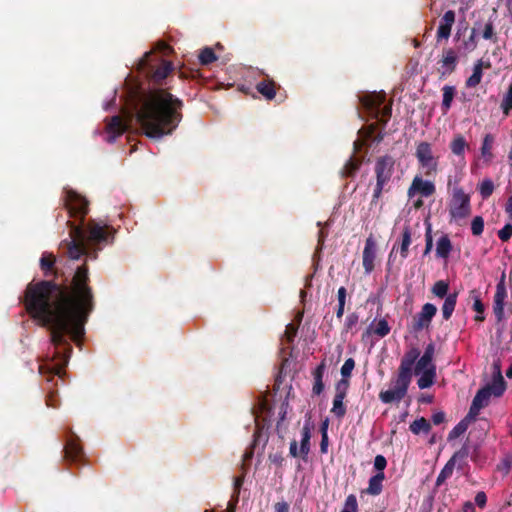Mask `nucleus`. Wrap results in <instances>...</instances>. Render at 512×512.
<instances>
[{
    "label": "nucleus",
    "instance_id": "obj_1",
    "mask_svg": "<svg viewBox=\"0 0 512 512\" xmlns=\"http://www.w3.org/2000/svg\"><path fill=\"white\" fill-rule=\"evenodd\" d=\"M86 263L79 266L70 285L56 283L53 279L31 282L27 285L23 303L28 314L50 329L54 346L53 357L39 366V373L62 377L72 353L69 338L77 342L84 335V326L94 309V294L89 285Z\"/></svg>",
    "mask_w": 512,
    "mask_h": 512
},
{
    "label": "nucleus",
    "instance_id": "obj_2",
    "mask_svg": "<svg viewBox=\"0 0 512 512\" xmlns=\"http://www.w3.org/2000/svg\"><path fill=\"white\" fill-rule=\"evenodd\" d=\"M63 204L70 217L78 218V225L68 221L70 226L69 240H64L62 245L67 248L69 258L78 260L86 255L90 259H96L99 251L104 246L113 243L115 229L102 221L90 219L85 223V217L89 212L88 200L73 189H64Z\"/></svg>",
    "mask_w": 512,
    "mask_h": 512
},
{
    "label": "nucleus",
    "instance_id": "obj_3",
    "mask_svg": "<svg viewBox=\"0 0 512 512\" xmlns=\"http://www.w3.org/2000/svg\"><path fill=\"white\" fill-rule=\"evenodd\" d=\"M183 106V101L166 89H151L143 95L136 119L147 137L161 139L179 126Z\"/></svg>",
    "mask_w": 512,
    "mask_h": 512
},
{
    "label": "nucleus",
    "instance_id": "obj_4",
    "mask_svg": "<svg viewBox=\"0 0 512 512\" xmlns=\"http://www.w3.org/2000/svg\"><path fill=\"white\" fill-rule=\"evenodd\" d=\"M492 381L478 390L474 396L467 418L476 419L480 410L489 404L491 396L500 397L506 389V382L502 376L500 360L492 364Z\"/></svg>",
    "mask_w": 512,
    "mask_h": 512
},
{
    "label": "nucleus",
    "instance_id": "obj_5",
    "mask_svg": "<svg viewBox=\"0 0 512 512\" xmlns=\"http://www.w3.org/2000/svg\"><path fill=\"white\" fill-rule=\"evenodd\" d=\"M395 159L391 155L377 157L374 165L376 183L370 201V207L377 206L384 193L391 190L392 176L395 172Z\"/></svg>",
    "mask_w": 512,
    "mask_h": 512
},
{
    "label": "nucleus",
    "instance_id": "obj_6",
    "mask_svg": "<svg viewBox=\"0 0 512 512\" xmlns=\"http://www.w3.org/2000/svg\"><path fill=\"white\" fill-rule=\"evenodd\" d=\"M412 375V373L398 368L397 376L391 380L393 387L379 393V399L381 402L384 404L400 402L407 394L409 385L412 381Z\"/></svg>",
    "mask_w": 512,
    "mask_h": 512
},
{
    "label": "nucleus",
    "instance_id": "obj_7",
    "mask_svg": "<svg viewBox=\"0 0 512 512\" xmlns=\"http://www.w3.org/2000/svg\"><path fill=\"white\" fill-rule=\"evenodd\" d=\"M362 105L376 116L381 115L380 122L385 126L392 114V106L384 105L386 95L384 93H369L360 98Z\"/></svg>",
    "mask_w": 512,
    "mask_h": 512
},
{
    "label": "nucleus",
    "instance_id": "obj_8",
    "mask_svg": "<svg viewBox=\"0 0 512 512\" xmlns=\"http://www.w3.org/2000/svg\"><path fill=\"white\" fill-rule=\"evenodd\" d=\"M470 195L461 187H455L450 202L449 215L451 220L465 219L471 214Z\"/></svg>",
    "mask_w": 512,
    "mask_h": 512
},
{
    "label": "nucleus",
    "instance_id": "obj_9",
    "mask_svg": "<svg viewBox=\"0 0 512 512\" xmlns=\"http://www.w3.org/2000/svg\"><path fill=\"white\" fill-rule=\"evenodd\" d=\"M151 55V52H146L140 60V66L155 84H160L173 71V67L165 60H161V65L158 67L152 66L149 63Z\"/></svg>",
    "mask_w": 512,
    "mask_h": 512
},
{
    "label": "nucleus",
    "instance_id": "obj_10",
    "mask_svg": "<svg viewBox=\"0 0 512 512\" xmlns=\"http://www.w3.org/2000/svg\"><path fill=\"white\" fill-rule=\"evenodd\" d=\"M416 158L418 159L419 164L426 168V175H430L432 172L437 171V159L434 157L432 152V146L428 142H420L416 147Z\"/></svg>",
    "mask_w": 512,
    "mask_h": 512
},
{
    "label": "nucleus",
    "instance_id": "obj_11",
    "mask_svg": "<svg viewBox=\"0 0 512 512\" xmlns=\"http://www.w3.org/2000/svg\"><path fill=\"white\" fill-rule=\"evenodd\" d=\"M468 455L469 448L467 445H463L458 451H456L438 474L436 486H441L452 475L456 462L465 460Z\"/></svg>",
    "mask_w": 512,
    "mask_h": 512
},
{
    "label": "nucleus",
    "instance_id": "obj_12",
    "mask_svg": "<svg viewBox=\"0 0 512 512\" xmlns=\"http://www.w3.org/2000/svg\"><path fill=\"white\" fill-rule=\"evenodd\" d=\"M506 297L507 290L505 286V272H503L499 282L496 285V291L493 299V312L497 322H502L505 318L504 305Z\"/></svg>",
    "mask_w": 512,
    "mask_h": 512
},
{
    "label": "nucleus",
    "instance_id": "obj_13",
    "mask_svg": "<svg viewBox=\"0 0 512 512\" xmlns=\"http://www.w3.org/2000/svg\"><path fill=\"white\" fill-rule=\"evenodd\" d=\"M348 387L349 380L346 379L339 380L335 386L336 393L333 399L331 412L339 419L343 418L346 414V407L343 400L346 397Z\"/></svg>",
    "mask_w": 512,
    "mask_h": 512
},
{
    "label": "nucleus",
    "instance_id": "obj_14",
    "mask_svg": "<svg viewBox=\"0 0 512 512\" xmlns=\"http://www.w3.org/2000/svg\"><path fill=\"white\" fill-rule=\"evenodd\" d=\"M301 441L300 448L298 449L297 441L292 440L289 447V454L291 457L297 458L300 457L303 460H307L308 454L310 452V438L311 432L310 428L305 425L301 431Z\"/></svg>",
    "mask_w": 512,
    "mask_h": 512
},
{
    "label": "nucleus",
    "instance_id": "obj_15",
    "mask_svg": "<svg viewBox=\"0 0 512 512\" xmlns=\"http://www.w3.org/2000/svg\"><path fill=\"white\" fill-rule=\"evenodd\" d=\"M437 313V308L432 303H426L422 306L421 311L414 317L413 330L421 331L430 326L433 317Z\"/></svg>",
    "mask_w": 512,
    "mask_h": 512
},
{
    "label": "nucleus",
    "instance_id": "obj_16",
    "mask_svg": "<svg viewBox=\"0 0 512 512\" xmlns=\"http://www.w3.org/2000/svg\"><path fill=\"white\" fill-rule=\"evenodd\" d=\"M439 63L441 64L439 68L441 77L452 74L458 65V55L455 49L451 47L443 49Z\"/></svg>",
    "mask_w": 512,
    "mask_h": 512
},
{
    "label": "nucleus",
    "instance_id": "obj_17",
    "mask_svg": "<svg viewBox=\"0 0 512 512\" xmlns=\"http://www.w3.org/2000/svg\"><path fill=\"white\" fill-rule=\"evenodd\" d=\"M456 14L453 10L446 11L440 19L439 26L436 32V40L440 42L442 40H448L452 27L455 23Z\"/></svg>",
    "mask_w": 512,
    "mask_h": 512
},
{
    "label": "nucleus",
    "instance_id": "obj_18",
    "mask_svg": "<svg viewBox=\"0 0 512 512\" xmlns=\"http://www.w3.org/2000/svg\"><path fill=\"white\" fill-rule=\"evenodd\" d=\"M377 245L372 235L366 241L363 250V267L366 274H370L375 268Z\"/></svg>",
    "mask_w": 512,
    "mask_h": 512
},
{
    "label": "nucleus",
    "instance_id": "obj_19",
    "mask_svg": "<svg viewBox=\"0 0 512 512\" xmlns=\"http://www.w3.org/2000/svg\"><path fill=\"white\" fill-rule=\"evenodd\" d=\"M435 185L431 181H425L421 177H414L411 186L408 189V197L412 198L416 193L423 197H430L435 193Z\"/></svg>",
    "mask_w": 512,
    "mask_h": 512
},
{
    "label": "nucleus",
    "instance_id": "obj_20",
    "mask_svg": "<svg viewBox=\"0 0 512 512\" xmlns=\"http://www.w3.org/2000/svg\"><path fill=\"white\" fill-rule=\"evenodd\" d=\"M126 128H127V126L124 123L121 116L116 115V116L111 117L106 124L105 129H106L107 136H106L105 140L108 143L115 142L117 137H119L120 135H122L125 132Z\"/></svg>",
    "mask_w": 512,
    "mask_h": 512
},
{
    "label": "nucleus",
    "instance_id": "obj_21",
    "mask_svg": "<svg viewBox=\"0 0 512 512\" xmlns=\"http://www.w3.org/2000/svg\"><path fill=\"white\" fill-rule=\"evenodd\" d=\"M40 269L45 277L56 278L58 276V269L56 268V257L54 254L44 252L40 258Z\"/></svg>",
    "mask_w": 512,
    "mask_h": 512
},
{
    "label": "nucleus",
    "instance_id": "obj_22",
    "mask_svg": "<svg viewBox=\"0 0 512 512\" xmlns=\"http://www.w3.org/2000/svg\"><path fill=\"white\" fill-rule=\"evenodd\" d=\"M434 352V344H428L425 348L423 355L420 358H418V361L415 364L414 373L416 375H419L422 370L429 369L430 367H436L433 364Z\"/></svg>",
    "mask_w": 512,
    "mask_h": 512
},
{
    "label": "nucleus",
    "instance_id": "obj_23",
    "mask_svg": "<svg viewBox=\"0 0 512 512\" xmlns=\"http://www.w3.org/2000/svg\"><path fill=\"white\" fill-rule=\"evenodd\" d=\"M491 64L489 61L484 62L482 59H479L475 62L473 66V72L470 77L467 78L465 85L467 88H474L480 84L483 76V68H490Z\"/></svg>",
    "mask_w": 512,
    "mask_h": 512
},
{
    "label": "nucleus",
    "instance_id": "obj_24",
    "mask_svg": "<svg viewBox=\"0 0 512 512\" xmlns=\"http://www.w3.org/2000/svg\"><path fill=\"white\" fill-rule=\"evenodd\" d=\"M481 26V20H477L474 22L471 28L470 36L468 37V39L462 42L461 46L459 47L460 50H463L465 53H470L477 48L478 42L476 38L478 36V32H480Z\"/></svg>",
    "mask_w": 512,
    "mask_h": 512
},
{
    "label": "nucleus",
    "instance_id": "obj_25",
    "mask_svg": "<svg viewBox=\"0 0 512 512\" xmlns=\"http://www.w3.org/2000/svg\"><path fill=\"white\" fill-rule=\"evenodd\" d=\"M326 370V361L325 359L321 361L319 365L314 369L312 372L313 375V387L312 392L315 395H320L324 391V383H323V376Z\"/></svg>",
    "mask_w": 512,
    "mask_h": 512
},
{
    "label": "nucleus",
    "instance_id": "obj_26",
    "mask_svg": "<svg viewBox=\"0 0 512 512\" xmlns=\"http://www.w3.org/2000/svg\"><path fill=\"white\" fill-rule=\"evenodd\" d=\"M419 356L420 350L412 347L402 357L399 368L413 374V366L418 361Z\"/></svg>",
    "mask_w": 512,
    "mask_h": 512
},
{
    "label": "nucleus",
    "instance_id": "obj_27",
    "mask_svg": "<svg viewBox=\"0 0 512 512\" xmlns=\"http://www.w3.org/2000/svg\"><path fill=\"white\" fill-rule=\"evenodd\" d=\"M64 459L69 462H78L83 457L81 446L74 440H69L64 449Z\"/></svg>",
    "mask_w": 512,
    "mask_h": 512
},
{
    "label": "nucleus",
    "instance_id": "obj_28",
    "mask_svg": "<svg viewBox=\"0 0 512 512\" xmlns=\"http://www.w3.org/2000/svg\"><path fill=\"white\" fill-rule=\"evenodd\" d=\"M277 85L272 79H264L256 84V90L266 100H273L276 96Z\"/></svg>",
    "mask_w": 512,
    "mask_h": 512
},
{
    "label": "nucleus",
    "instance_id": "obj_29",
    "mask_svg": "<svg viewBox=\"0 0 512 512\" xmlns=\"http://www.w3.org/2000/svg\"><path fill=\"white\" fill-rule=\"evenodd\" d=\"M384 472L377 473L369 479L368 487L363 491L368 495L377 496L383 490Z\"/></svg>",
    "mask_w": 512,
    "mask_h": 512
},
{
    "label": "nucleus",
    "instance_id": "obj_30",
    "mask_svg": "<svg viewBox=\"0 0 512 512\" xmlns=\"http://www.w3.org/2000/svg\"><path fill=\"white\" fill-rule=\"evenodd\" d=\"M453 249L451 240L447 234H443L437 241L436 256L447 259Z\"/></svg>",
    "mask_w": 512,
    "mask_h": 512
},
{
    "label": "nucleus",
    "instance_id": "obj_31",
    "mask_svg": "<svg viewBox=\"0 0 512 512\" xmlns=\"http://www.w3.org/2000/svg\"><path fill=\"white\" fill-rule=\"evenodd\" d=\"M495 138L492 134L488 133L483 137L480 153L485 162L490 163L494 158L492 153Z\"/></svg>",
    "mask_w": 512,
    "mask_h": 512
},
{
    "label": "nucleus",
    "instance_id": "obj_32",
    "mask_svg": "<svg viewBox=\"0 0 512 512\" xmlns=\"http://www.w3.org/2000/svg\"><path fill=\"white\" fill-rule=\"evenodd\" d=\"M362 165V160L356 158L354 155L345 163L341 170V175L344 178H353Z\"/></svg>",
    "mask_w": 512,
    "mask_h": 512
},
{
    "label": "nucleus",
    "instance_id": "obj_33",
    "mask_svg": "<svg viewBox=\"0 0 512 512\" xmlns=\"http://www.w3.org/2000/svg\"><path fill=\"white\" fill-rule=\"evenodd\" d=\"M436 367H430L429 369L422 370L420 377L417 380V385L420 389H426L431 387L435 382Z\"/></svg>",
    "mask_w": 512,
    "mask_h": 512
},
{
    "label": "nucleus",
    "instance_id": "obj_34",
    "mask_svg": "<svg viewBox=\"0 0 512 512\" xmlns=\"http://www.w3.org/2000/svg\"><path fill=\"white\" fill-rule=\"evenodd\" d=\"M469 147L466 139L462 134H457L454 136L453 140L450 143L451 152L458 156L464 157L465 150Z\"/></svg>",
    "mask_w": 512,
    "mask_h": 512
},
{
    "label": "nucleus",
    "instance_id": "obj_35",
    "mask_svg": "<svg viewBox=\"0 0 512 512\" xmlns=\"http://www.w3.org/2000/svg\"><path fill=\"white\" fill-rule=\"evenodd\" d=\"M478 35H481L483 39L490 40L493 43L498 41L493 19L489 18L485 23L482 22V26L480 32H478Z\"/></svg>",
    "mask_w": 512,
    "mask_h": 512
},
{
    "label": "nucleus",
    "instance_id": "obj_36",
    "mask_svg": "<svg viewBox=\"0 0 512 512\" xmlns=\"http://www.w3.org/2000/svg\"><path fill=\"white\" fill-rule=\"evenodd\" d=\"M458 294L450 293L446 296L444 303L442 305V316L444 320H449L454 312L456 303H457Z\"/></svg>",
    "mask_w": 512,
    "mask_h": 512
},
{
    "label": "nucleus",
    "instance_id": "obj_37",
    "mask_svg": "<svg viewBox=\"0 0 512 512\" xmlns=\"http://www.w3.org/2000/svg\"><path fill=\"white\" fill-rule=\"evenodd\" d=\"M442 92H443V99H442L441 109H442L443 114H446L451 108L453 99L456 94V89L454 86L445 85L442 88Z\"/></svg>",
    "mask_w": 512,
    "mask_h": 512
},
{
    "label": "nucleus",
    "instance_id": "obj_38",
    "mask_svg": "<svg viewBox=\"0 0 512 512\" xmlns=\"http://www.w3.org/2000/svg\"><path fill=\"white\" fill-rule=\"evenodd\" d=\"M409 429L415 435L420 433L428 434L431 430V425L424 417H420L410 424Z\"/></svg>",
    "mask_w": 512,
    "mask_h": 512
},
{
    "label": "nucleus",
    "instance_id": "obj_39",
    "mask_svg": "<svg viewBox=\"0 0 512 512\" xmlns=\"http://www.w3.org/2000/svg\"><path fill=\"white\" fill-rule=\"evenodd\" d=\"M411 229L409 226L404 227L402 232V239L400 245V255L402 259H406L408 256V248L411 244Z\"/></svg>",
    "mask_w": 512,
    "mask_h": 512
},
{
    "label": "nucleus",
    "instance_id": "obj_40",
    "mask_svg": "<svg viewBox=\"0 0 512 512\" xmlns=\"http://www.w3.org/2000/svg\"><path fill=\"white\" fill-rule=\"evenodd\" d=\"M475 419L467 418V416L461 420L448 434V440H453L460 437L468 428V424L470 421H474Z\"/></svg>",
    "mask_w": 512,
    "mask_h": 512
},
{
    "label": "nucleus",
    "instance_id": "obj_41",
    "mask_svg": "<svg viewBox=\"0 0 512 512\" xmlns=\"http://www.w3.org/2000/svg\"><path fill=\"white\" fill-rule=\"evenodd\" d=\"M262 437H263L262 430L257 427L253 434L252 444L250 445L249 448L246 449V451L243 454L244 461H248V460L252 459V457L254 455V449L259 444Z\"/></svg>",
    "mask_w": 512,
    "mask_h": 512
},
{
    "label": "nucleus",
    "instance_id": "obj_42",
    "mask_svg": "<svg viewBox=\"0 0 512 512\" xmlns=\"http://www.w3.org/2000/svg\"><path fill=\"white\" fill-rule=\"evenodd\" d=\"M494 188V183L491 179H484L478 186V190L482 199H488L493 194Z\"/></svg>",
    "mask_w": 512,
    "mask_h": 512
},
{
    "label": "nucleus",
    "instance_id": "obj_43",
    "mask_svg": "<svg viewBox=\"0 0 512 512\" xmlns=\"http://www.w3.org/2000/svg\"><path fill=\"white\" fill-rule=\"evenodd\" d=\"M431 290L436 297L446 298V296L449 295V283L445 280L436 281Z\"/></svg>",
    "mask_w": 512,
    "mask_h": 512
},
{
    "label": "nucleus",
    "instance_id": "obj_44",
    "mask_svg": "<svg viewBox=\"0 0 512 512\" xmlns=\"http://www.w3.org/2000/svg\"><path fill=\"white\" fill-rule=\"evenodd\" d=\"M217 60V56L212 48L205 47L199 54V61L202 65H209Z\"/></svg>",
    "mask_w": 512,
    "mask_h": 512
},
{
    "label": "nucleus",
    "instance_id": "obj_45",
    "mask_svg": "<svg viewBox=\"0 0 512 512\" xmlns=\"http://www.w3.org/2000/svg\"><path fill=\"white\" fill-rule=\"evenodd\" d=\"M469 297L473 300V310L477 312V314H484L485 306L480 298V292L478 290H471Z\"/></svg>",
    "mask_w": 512,
    "mask_h": 512
},
{
    "label": "nucleus",
    "instance_id": "obj_46",
    "mask_svg": "<svg viewBox=\"0 0 512 512\" xmlns=\"http://www.w3.org/2000/svg\"><path fill=\"white\" fill-rule=\"evenodd\" d=\"M340 512H359L357 498L354 494L346 497L344 506Z\"/></svg>",
    "mask_w": 512,
    "mask_h": 512
},
{
    "label": "nucleus",
    "instance_id": "obj_47",
    "mask_svg": "<svg viewBox=\"0 0 512 512\" xmlns=\"http://www.w3.org/2000/svg\"><path fill=\"white\" fill-rule=\"evenodd\" d=\"M354 367H355L354 359L353 358L346 359V361L344 362V364L342 365L341 370H340L342 379L349 380Z\"/></svg>",
    "mask_w": 512,
    "mask_h": 512
},
{
    "label": "nucleus",
    "instance_id": "obj_48",
    "mask_svg": "<svg viewBox=\"0 0 512 512\" xmlns=\"http://www.w3.org/2000/svg\"><path fill=\"white\" fill-rule=\"evenodd\" d=\"M484 230V220L481 216H475L471 222V232L474 236H480Z\"/></svg>",
    "mask_w": 512,
    "mask_h": 512
},
{
    "label": "nucleus",
    "instance_id": "obj_49",
    "mask_svg": "<svg viewBox=\"0 0 512 512\" xmlns=\"http://www.w3.org/2000/svg\"><path fill=\"white\" fill-rule=\"evenodd\" d=\"M373 332L379 337H385L390 332L388 322L385 319L379 320Z\"/></svg>",
    "mask_w": 512,
    "mask_h": 512
},
{
    "label": "nucleus",
    "instance_id": "obj_50",
    "mask_svg": "<svg viewBox=\"0 0 512 512\" xmlns=\"http://www.w3.org/2000/svg\"><path fill=\"white\" fill-rule=\"evenodd\" d=\"M501 108L505 115H508L512 109V83L509 85L508 91L501 103Z\"/></svg>",
    "mask_w": 512,
    "mask_h": 512
},
{
    "label": "nucleus",
    "instance_id": "obj_51",
    "mask_svg": "<svg viewBox=\"0 0 512 512\" xmlns=\"http://www.w3.org/2000/svg\"><path fill=\"white\" fill-rule=\"evenodd\" d=\"M512 236V224L507 223L498 231V237L501 241L507 242Z\"/></svg>",
    "mask_w": 512,
    "mask_h": 512
},
{
    "label": "nucleus",
    "instance_id": "obj_52",
    "mask_svg": "<svg viewBox=\"0 0 512 512\" xmlns=\"http://www.w3.org/2000/svg\"><path fill=\"white\" fill-rule=\"evenodd\" d=\"M425 241H426V245H425V250H424V256L428 255L431 252L432 247H433L432 230H431L430 225H428V227L426 229Z\"/></svg>",
    "mask_w": 512,
    "mask_h": 512
},
{
    "label": "nucleus",
    "instance_id": "obj_53",
    "mask_svg": "<svg viewBox=\"0 0 512 512\" xmlns=\"http://www.w3.org/2000/svg\"><path fill=\"white\" fill-rule=\"evenodd\" d=\"M359 321V317L356 313H350L346 319H345V329L348 331V330H351L354 326H356V324L358 323Z\"/></svg>",
    "mask_w": 512,
    "mask_h": 512
},
{
    "label": "nucleus",
    "instance_id": "obj_54",
    "mask_svg": "<svg viewBox=\"0 0 512 512\" xmlns=\"http://www.w3.org/2000/svg\"><path fill=\"white\" fill-rule=\"evenodd\" d=\"M387 466V460L383 455H377L374 459V468L381 473Z\"/></svg>",
    "mask_w": 512,
    "mask_h": 512
},
{
    "label": "nucleus",
    "instance_id": "obj_55",
    "mask_svg": "<svg viewBox=\"0 0 512 512\" xmlns=\"http://www.w3.org/2000/svg\"><path fill=\"white\" fill-rule=\"evenodd\" d=\"M297 334V327L294 326L292 323L288 324L286 326L285 330V336L287 338L288 342H292Z\"/></svg>",
    "mask_w": 512,
    "mask_h": 512
},
{
    "label": "nucleus",
    "instance_id": "obj_56",
    "mask_svg": "<svg viewBox=\"0 0 512 512\" xmlns=\"http://www.w3.org/2000/svg\"><path fill=\"white\" fill-rule=\"evenodd\" d=\"M474 500H475L474 505H477L479 508H484L487 503V496H486L485 492L479 491V492H477Z\"/></svg>",
    "mask_w": 512,
    "mask_h": 512
},
{
    "label": "nucleus",
    "instance_id": "obj_57",
    "mask_svg": "<svg viewBox=\"0 0 512 512\" xmlns=\"http://www.w3.org/2000/svg\"><path fill=\"white\" fill-rule=\"evenodd\" d=\"M243 482H244V478L242 476L234 478L233 494L232 495H237V498H239L240 489L243 485Z\"/></svg>",
    "mask_w": 512,
    "mask_h": 512
},
{
    "label": "nucleus",
    "instance_id": "obj_58",
    "mask_svg": "<svg viewBox=\"0 0 512 512\" xmlns=\"http://www.w3.org/2000/svg\"><path fill=\"white\" fill-rule=\"evenodd\" d=\"M46 404L47 406L49 407H52V408H57L58 407V401H57V398H56V392L54 391H50L48 396H47V399H46Z\"/></svg>",
    "mask_w": 512,
    "mask_h": 512
},
{
    "label": "nucleus",
    "instance_id": "obj_59",
    "mask_svg": "<svg viewBox=\"0 0 512 512\" xmlns=\"http://www.w3.org/2000/svg\"><path fill=\"white\" fill-rule=\"evenodd\" d=\"M238 502H239V498H237V495H232L231 499L229 500V502L227 504V508H226L225 512H235Z\"/></svg>",
    "mask_w": 512,
    "mask_h": 512
},
{
    "label": "nucleus",
    "instance_id": "obj_60",
    "mask_svg": "<svg viewBox=\"0 0 512 512\" xmlns=\"http://www.w3.org/2000/svg\"><path fill=\"white\" fill-rule=\"evenodd\" d=\"M328 236V232L320 229L318 232V244L317 250H322L326 237Z\"/></svg>",
    "mask_w": 512,
    "mask_h": 512
},
{
    "label": "nucleus",
    "instance_id": "obj_61",
    "mask_svg": "<svg viewBox=\"0 0 512 512\" xmlns=\"http://www.w3.org/2000/svg\"><path fill=\"white\" fill-rule=\"evenodd\" d=\"M445 421V413L442 411L436 412L432 415V422L434 425H440Z\"/></svg>",
    "mask_w": 512,
    "mask_h": 512
},
{
    "label": "nucleus",
    "instance_id": "obj_62",
    "mask_svg": "<svg viewBox=\"0 0 512 512\" xmlns=\"http://www.w3.org/2000/svg\"><path fill=\"white\" fill-rule=\"evenodd\" d=\"M274 512H289V504L284 501L275 503Z\"/></svg>",
    "mask_w": 512,
    "mask_h": 512
},
{
    "label": "nucleus",
    "instance_id": "obj_63",
    "mask_svg": "<svg viewBox=\"0 0 512 512\" xmlns=\"http://www.w3.org/2000/svg\"><path fill=\"white\" fill-rule=\"evenodd\" d=\"M327 447H328V435H327V432L324 431L323 435H321V442H320L321 453H323V454L327 453Z\"/></svg>",
    "mask_w": 512,
    "mask_h": 512
},
{
    "label": "nucleus",
    "instance_id": "obj_64",
    "mask_svg": "<svg viewBox=\"0 0 512 512\" xmlns=\"http://www.w3.org/2000/svg\"><path fill=\"white\" fill-rule=\"evenodd\" d=\"M269 460L278 466H282L284 458L282 457L281 454L275 453L269 455Z\"/></svg>",
    "mask_w": 512,
    "mask_h": 512
}]
</instances>
